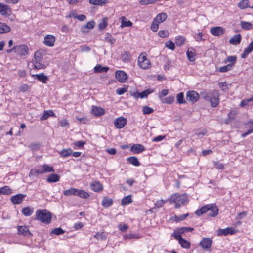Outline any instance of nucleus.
Segmentation results:
<instances>
[{
	"label": "nucleus",
	"mask_w": 253,
	"mask_h": 253,
	"mask_svg": "<svg viewBox=\"0 0 253 253\" xmlns=\"http://www.w3.org/2000/svg\"><path fill=\"white\" fill-rule=\"evenodd\" d=\"M132 202L131 196L128 195L124 197L121 201L122 205H126Z\"/></svg>",
	"instance_id": "obj_48"
},
{
	"label": "nucleus",
	"mask_w": 253,
	"mask_h": 253,
	"mask_svg": "<svg viewBox=\"0 0 253 253\" xmlns=\"http://www.w3.org/2000/svg\"><path fill=\"white\" fill-rule=\"evenodd\" d=\"M64 232H65L64 230H63L62 228L59 227V228H56L54 229L53 230H52L51 232V233L55 234L56 235H61V234L64 233Z\"/></svg>",
	"instance_id": "obj_54"
},
{
	"label": "nucleus",
	"mask_w": 253,
	"mask_h": 253,
	"mask_svg": "<svg viewBox=\"0 0 253 253\" xmlns=\"http://www.w3.org/2000/svg\"><path fill=\"white\" fill-rule=\"evenodd\" d=\"M182 234H183L182 230L179 228L175 230L172 235L178 241L181 238Z\"/></svg>",
	"instance_id": "obj_45"
},
{
	"label": "nucleus",
	"mask_w": 253,
	"mask_h": 253,
	"mask_svg": "<svg viewBox=\"0 0 253 253\" xmlns=\"http://www.w3.org/2000/svg\"><path fill=\"white\" fill-rule=\"evenodd\" d=\"M159 24L158 22L154 19L150 27L151 30L154 32H156L159 28Z\"/></svg>",
	"instance_id": "obj_51"
},
{
	"label": "nucleus",
	"mask_w": 253,
	"mask_h": 253,
	"mask_svg": "<svg viewBox=\"0 0 253 253\" xmlns=\"http://www.w3.org/2000/svg\"><path fill=\"white\" fill-rule=\"evenodd\" d=\"M26 195L23 194H18L11 197V202L14 204H20L23 201Z\"/></svg>",
	"instance_id": "obj_10"
},
{
	"label": "nucleus",
	"mask_w": 253,
	"mask_h": 253,
	"mask_svg": "<svg viewBox=\"0 0 253 253\" xmlns=\"http://www.w3.org/2000/svg\"><path fill=\"white\" fill-rule=\"evenodd\" d=\"M12 193V190L8 186H5L3 187L0 188V194L9 195Z\"/></svg>",
	"instance_id": "obj_30"
},
{
	"label": "nucleus",
	"mask_w": 253,
	"mask_h": 253,
	"mask_svg": "<svg viewBox=\"0 0 253 253\" xmlns=\"http://www.w3.org/2000/svg\"><path fill=\"white\" fill-rule=\"evenodd\" d=\"M241 40V36L240 34H237L233 36L229 40V43L233 45L239 44Z\"/></svg>",
	"instance_id": "obj_20"
},
{
	"label": "nucleus",
	"mask_w": 253,
	"mask_h": 253,
	"mask_svg": "<svg viewBox=\"0 0 253 253\" xmlns=\"http://www.w3.org/2000/svg\"><path fill=\"white\" fill-rule=\"evenodd\" d=\"M131 150L134 153H140L145 150L144 146L139 144H133L131 148Z\"/></svg>",
	"instance_id": "obj_17"
},
{
	"label": "nucleus",
	"mask_w": 253,
	"mask_h": 253,
	"mask_svg": "<svg viewBox=\"0 0 253 253\" xmlns=\"http://www.w3.org/2000/svg\"><path fill=\"white\" fill-rule=\"evenodd\" d=\"M30 88V86L27 84H23L19 86V89L22 92H25L29 91Z\"/></svg>",
	"instance_id": "obj_56"
},
{
	"label": "nucleus",
	"mask_w": 253,
	"mask_h": 253,
	"mask_svg": "<svg viewBox=\"0 0 253 253\" xmlns=\"http://www.w3.org/2000/svg\"><path fill=\"white\" fill-rule=\"evenodd\" d=\"M165 46L166 47H167L168 48L172 50H173L175 48V45L171 40L168 41L165 43Z\"/></svg>",
	"instance_id": "obj_59"
},
{
	"label": "nucleus",
	"mask_w": 253,
	"mask_h": 253,
	"mask_svg": "<svg viewBox=\"0 0 253 253\" xmlns=\"http://www.w3.org/2000/svg\"><path fill=\"white\" fill-rule=\"evenodd\" d=\"M202 96L207 101H209L211 96V92H203L201 94Z\"/></svg>",
	"instance_id": "obj_63"
},
{
	"label": "nucleus",
	"mask_w": 253,
	"mask_h": 253,
	"mask_svg": "<svg viewBox=\"0 0 253 253\" xmlns=\"http://www.w3.org/2000/svg\"><path fill=\"white\" fill-rule=\"evenodd\" d=\"M158 35L162 38H165L169 35V32L167 30H161L159 31Z\"/></svg>",
	"instance_id": "obj_64"
},
{
	"label": "nucleus",
	"mask_w": 253,
	"mask_h": 253,
	"mask_svg": "<svg viewBox=\"0 0 253 253\" xmlns=\"http://www.w3.org/2000/svg\"><path fill=\"white\" fill-rule=\"evenodd\" d=\"M40 174V170L39 168L38 169H32L30 170L29 174V176L31 179H34L37 178V175Z\"/></svg>",
	"instance_id": "obj_25"
},
{
	"label": "nucleus",
	"mask_w": 253,
	"mask_h": 253,
	"mask_svg": "<svg viewBox=\"0 0 253 253\" xmlns=\"http://www.w3.org/2000/svg\"><path fill=\"white\" fill-rule=\"evenodd\" d=\"M211 33L214 36H219L224 34V29L221 27H214L211 29Z\"/></svg>",
	"instance_id": "obj_12"
},
{
	"label": "nucleus",
	"mask_w": 253,
	"mask_h": 253,
	"mask_svg": "<svg viewBox=\"0 0 253 253\" xmlns=\"http://www.w3.org/2000/svg\"><path fill=\"white\" fill-rule=\"evenodd\" d=\"M185 40L184 37L178 36L175 38V43L177 46H180L184 43Z\"/></svg>",
	"instance_id": "obj_36"
},
{
	"label": "nucleus",
	"mask_w": 253,
	"mask_h": 253,
	"mask_svg": "<svg viewBox=\"0 0 253 253\" xmlns=\"http://www.w3.org/2000/svg\"><path fill=\"white\" fill-rule=\"evenodd\" d=\"M22 213L26 216H29L32 214L33 209H31L29 207L24 208L22 210Z\"/></svg>",
	"instance_id": "obj_35"
},
{
	"label": "nucleus",
	"mask_w": 253,
	"mask_h": 253,
	"mask_svg": "<svg viewBox=\"0 0 253 253\" xmlns=\"http://www.w3.org/2000/svg\"><path fill=\"white\" fill-rule=\"evenodd\" d=\"M116 79L121 83H124L127 79V75L122 71H117L115 73Z\"/></svg>",
	"instance_id": "obj_16"
},
{
	"label": "nucleus",
	"mask_w": 253,
	"mask_h": 253,
	"mask_svg": "<svg viewBox=\"0 0 253 253\" xmlns=\"http://www.w3.org/2000/svg\"><path fill=\"white\" fill-rule=\"evenodd\" d=\"M187 57L188 60L191 61L193 62L195 61V52L193 49H191V50L188 49L186 53Z\"/></svg>",
	"instance_id": "obj_37"
},
{
	"label": "nucleus",
	"mask_w": 253,
	"mask_h": 253,
	"mask_svg": "<svg viewBox=\"0 0 253 253\" xmlns=\"http://www.w3.org/2000/svg\"><path fill=\"white\" fill-rule=\"evenodd\" d=\"M212 240L210 238H204L200 242V245L204 249H208L211 246Z\"/></svg>",
	"instance_id": "obj_14"
},
{
	"label": "nucleus",
	"mask_w": 253,
	"mask_h": 253,
	"mask_svg": "<svg viewBox=\"0 0 253 253\" xmlns=\"http://www.w3.org/2000/svg\"><path fill=\"white\" fill-rule=\"evenodd\" d=\"M127 161L129 163H130L135 166H139L140 165V163L139 162L138 159L135 157L132 156V157H128L127 159Z\"/></svg>",
	"instance_id": "obj_29"
},
{
	"label": "nucleus",
	"mask_w": 253,
	"mask_h": 253,
	"mask_svg": "<svg viewBox=\"0 0 253 253\" xmlns=\"http://www.w3.org/2000/svg\"><path fill=\"white\" fill-rule=\"evenodd\" d=\"M153 91H150L149 90H146L143 91H142L141 93H133L132 95L135 97V98H143L144 97H147L148 94L152 93Z\"/></svg>",
	"instance_id": "obj_24"
},
{
	"label": "nucleus",
	"mask_w": 253,
	"mask_h": 253,
	"mask_svg": "<svg viewBox=\"0 0 253 253\" xmlns=\"http://www.w3.org/2000/svg\"><path fill=\"white\" fill-rule=\"evenodd\" d=\"M126 124V119L122 117L117 118L115 120L114 124L119 129L122 128Z\"/></svg>",
	"instance_id": "obj_8"
},
{
	"label": "nucleus",
	"mask_w": 253,
	"mask_h": 253,
	"mask_svg": "<svg viewBox=\"0 0 253 253\" xmlns=\"http://www.w3.org/2000/svg\"><path fill=\"white\" fill-rule=\"evenodd\" d=\"M94 238L98 240H105L106 239V236L104 235L103 232L101 233H97L94 236Z\"/></svg>",
	"instance_id": "obj_60"
},
{
	"label": "nucleus",
	"mask_w": 253,
	"mask_h": 253,
	"mask_svg": "<svg viewBox=\"0 0 253 253\" xmlns=\"http://www.w3.org/2000/svg\"><path fill=\"white\" fill-rule=\"evenodd\" d=\"M188 213L181 215L179 216L175 215L172 217V219L175 221L179 222L184 220L187 216H188Z\"/></svg>",
	"instance_id": "obj_42"
},
{
	"label": "nucleus",
	"mask_w": 253,
	"mask_h": 253,
	"mask_svg": "<svg viewBox=\"0 0 253 253\" xmlns=\"http://www.w3.org/2000/svg\"><path fill=\"white\" fill-rule=\"evenodd\" d=\"M253 50H251V49L248 46L245 49L243 53L241 54V57L242 58H245Z\"/></svg>",
	"instance_id": "obj_62"
},
{
	"label": "nucleus",
	"mask_w": 253,
	"mask_h": 253,
	"mask_svg": "<svg viewBox=\"0 0 253 253\" xmlns=\"http://www.w3.org/2000/svg\"><path fill=\"white\" fill-rule=\"evenodd\" d=\"M34 58L33 61H41L42 59V55L40 51H37L35 53Z\"/></svg>",
	"instance_id": "obj_58"
},
{
	"label": "nucleus",
	"mask_w": 253,
	"mask_h": 253,
	"mask_svg": "<svg viewBox=\"0 0 253 253\" xmlns=\"http://www.w3.org/2000/svg\"><path fill=\"white\" fill-rule=\"evenodd\" d=\"M94 69L95 72H107L109 70V68L98 65L94 67Z\"/></svg>",
	"instance_id": "obj_39"
},
{
	"label": "nucleus",
	"mask_w": 253,
	"mask_h": 253,
	"mask_svg": "<svg viewBox=\"0 0 253 253\" xmlns=\"http://www.w3.org/2000/svg\"><path fill=\"white\" fill-rule=\"evenodd\" d=\"M105 41L109 42L111 44H113L115 42V39L109 34H107V36L105 38Z\"/></svg>",
	"instance_id": "obj_55"
},
{
	"label": "nucleus",
	"mask_w": 253,
	"mask_h": 253,
	"mask_svg": "<svg viewBox=\"0 0 253 253\" xmlns=\"http://www.w3.org/2000/svg\"><path fill=\"white\" fill-rule=\"evenodd\" d=\"M95 23L94 21L88 22L86 25L81 28V31L83 33L87 32V29H91L94 27Z\"/></svg>",
	"instance_id": "obj_27"
},
{
	"label": "nucleus",
	"mask_w": 253,
	"mask_h": 253,
	"mask_svg": "<svg viewBox=\"0 0 253 253\" xmlns=\"http://www.w3.org/2000/svg\"><path fill=\"white\" fill-rule=\"evenodd\" d=\"M178 242L182 248H189L190 246V242L182 237L178 240Z\"/></svg>",
	"instance_id": "obj_38"
},
{
	"label": "nucleus",
	"mask_w": 253,
	"mask_h": 253,
	"mask_svg": "<svg viewBox=\"0 0 253 253\" xmlns=\"http://www.w3.org/2000/svg\"><path fill=\"white\" fill-rule=\"evenodd\" d=\"M108 19L106 17L103 18L102 21L99 24V28L100 30H103L107 26Z\"/></svg>",
	"instance_id": "obj_52"
},
{
	"label": "nucleus",
	"mask_w": 253,
	"mask_h": 253,
	"mask_svg": "<svg viewBox=\"0 0 253 253\" xmlns=\"http://www.w3.org/2000/svg\"><path fill=\"white\" fill-rule=\"evenodd\" d=\"M199 98V94L194 90L188 91L186 94V99L192 103L196 102Z\"/></svg>",
	"instance_id": "obj_7"
},
{
	"label": "nucleus",
	"mask_w": 253,
	"mask_h": 253,
	"mask_svg": "<svg viewBox=\"0 0 253 253\" xmlns=\"http://www.w3.org/2000/svg\"><path fill=\"white\" fill-rule=\"evenodd\" d=\"M168 201L170 203H175V207L179 208L181 205H184L187 203L188 199L186 194H179L175 193L172 194L169 198Z\"/></svg>",
	"instance_id": "obj_2"
},
{
	"label": "nucleus",
	"mask_w": 253,
	"mask_h": 253,
	"mask_svg": "<svg viewBox=\"0 0 253 253\" xmlns=\"http://www.w3.org/2000/svg\"><path fill=\"white\" fill-rule=\"evenodd\" d=\"M13 49H14V52L19 55L25 56L28 53V48L25 45L15 46L13 47Z\"/></svg>",
	"instance_id": "obj_5"
},
{
	"label": "nucleus",
	"mask_w": 253,
	"mask_h": 253,
	"mask_svg": "<svg viewBox=\"0 0 253 253\" xmlns=\"http://www.w3.org/2000/svg\"><path fill=\"white\" fill-rule=\"evenodd\" d=\"M54 115V113L51 110H48V111H45L44 112V113L43 115H42L40 119L41 120H45L47 119L50 116H53Z\"/></svg>",
	"instance_id": "obj_34"
},
{
	"label": "nucleus",
	"mask_w": 253,
	"mask_h": 253,
	"mask_svg": "<svg viewBox=\"0 0 253 253\" xmlns=\"http://www.w3.org/2000/svg\"><path fill=\"white\" fill-rule=\"evenodd\" d=\"M90 188L94 191L98 192L102 190L103 186L100 182L95 181L90 184Z\"/></svg>",
	"instance_id": "obj_19"
},
{
	"label": "nucleus",
	"mask_w": 253,
	"mask_h": 253,
	"mask_svg": "<svg viewBox=\"0 0 253 253\" xmlns=\"http://www.w3.org/2000/svg\"><path fill=\"white\" fill-rule=\"evenodd\" d=\"M122 22H121V27H131L132 25V23L128 20L126 21L125 17H122Z\"/></svg>",
	"instance_id": "obj_41"
},
{
	"label": "nucleus",
	"mask_w": 253,
	"mask_h": 253,
	"mask_svg": "<svg viewBox=\"0 0 253 253\" xmlns=\"http://www.w3.org/2000/svg\"><path fill=\"white\" fill-rule=\"evenodd\" d=\"M235 232L232 228H227L223 229H219L218 231V235H227L228 234H233Z\"/></svg>",
	"instance_id": "obj_21"
},
{
	"label": "nucleus",
	"mask_w": 253,
	"mask_h": 253,
	"mask_svg": "<svg viewBox=\"0 0 253 253\" xmlns=\"http://www.w3.org/2000/svg\"><path fill=\"white\" fill-rule=\"evenodd\" d=\"M218 93L216 90H213L211 92V96L209 100L211 105L213 107H216L219 103Z\"/></svg>",
	"instance_id": "obj_6"
},
{
	"label": "nucleus",
	"mask_w": 253,
	"mask_h": 253,
	"mask_svg": "<svg viewBox=\"0 0 253 253\" xmlns=\"http://www.w3.org/2000/svg\"><path fill=\"white\" fill-rule=\"evenodd\" d=\"M10 31V28L5 23H0V34L8 32Z\"/></svg>",
	"instance_id": "obj_33"
},
{
	"label": "nucleus",
	"mask_w": 253,
	"mask_h": 253,
	"mask_svg": "<svg viewBox=\"0 0 253 253\" xmlns=\"http://www.w3.org/2000/svg\"><path fill=\"white\" fill-rule=\"evenodd\" d=\"M17 229L18 235H23L24 236H32V234L27 226H18Z\"/></svg>",
	"instance_id": "obj_11"
},
{
	"label": "nucleus",
	"mask_w": 253,
	"mask_h": 253,
	"mask_svg": "<svg viewBox=\"0 0 253 253\" xmlns=\"http://www.w3.org/2000/svg\"><path fill=\"white\" fill-rule=\"evenodd\" d=\"M10 12V8L9 6L0 3V13L3 15L8 14Z\"/></svg>",
	"instance_id": "obj_22"
},
{
	"label": "nucleus",
	"mask_w": 253,
	"mask_h": 253,
	"mask_svg": "<svg viewBox=\"0 0 253 253\" xmlns=\"http://www.w3.org/2000/svg\"><path fill=\"white\" fill-rule=\"evenodd\" d=\"M167 18V14L166 13L162 12L157 15L154 19H155V20L158 22L159 23H161L165 21Z\"/></svg>",
	"instance_id": "obj_26"
},
{
	"label": "nucleus",
	"mask_w": 253,
	"mask_h": 253,
	"mask_svg": "<svg viewBox=\"0 0 253 253\" xmlns=\"http://www.w3.org/2000/svg\"><path fill=\"white\" fill-rule=\"evenodd\" d=\"M113 203V200L107 197H104L102 201V205L105 208L110 207Z\"/></svg>",
	"instance_id": "obj_28"
},
{
	"label": "nucleus",
	"mask_w": 253,
	"mask_h": 253,
	"mask_svg": "<svg viewBox=\"0 0 253 253\" xmlns=\"http://www.w3.org/2000/svg\"><path fill=\"white\" fill-rule=\"evenodd\" d=\"M138 63L139 67L143 69H148L150 66V62L145 53L140 54L138 59Z\"/></svg>",
	"instance_id": "obj_4"
},
{
	"label": "nucleus",
	"mask_w": 253,
	"mask_h": 253,
	"mask_svg": "<svg viewBox=\"0 0 253 253\" xmlns=\"http://www.w3.org/2000/svg\"><path fill=\"white\" fill-rule=\"evenodd\" d=\"M176 100L179 104L185 103L186 102L184 100V94L183 93L181 92L178 93L176 97Z\"/></svg>",
	"instance_id": "obj_53"
},
{
	"label": "nucleus",
	"mask_w": 253,
	"mask_h": 253,
	"mask_svg": "<svg viewBox=\"0 0 253 253\" xmlns=\"http://www.w3.org/2000/svg\"><path fill=\"white\" fill-rule=\"evenodd\" d=\"M76 194L77 196L84 199L88 198L89 197V194L88 193L81 189H77Z\"/></svg>",
	"instance_id": "obj_32"
},
{
	"label": "nucleus",
	"mask_w": 253,
	"mask_h": 253,
	"mask_svg": "<svg viewBox=\"0 0 253 253\" xmlns=\"http://www.w3.org/2000/svg\"><path fill=\"white\" fill-rule=\"evenodd\" d=\"M237 60V57L236 56H229L227 58V59L224 60V63H226L227 62H231L230 64L232 65L235 63Z\"/></svg>",
	"instance_id": "obj_57"
},
{
	"label": "nucleus",
	"mask_w": 253,
	"mask_h": 253,
	"mask_svg": "<svg viewBox=\"0 0 253 253\" xmlns=\"http://www.w3.org/2000/svg\"><path fill=\"white\" fill-rule=\"evenodd\" d=\"M34 68L36 69H42L46 68L45 64L41 63L40 61H33Z\"/></svg>",
	"instance_id": "obj_49"
},
{
	"label": "nucleus",
	"mask_w": 253,
	"mask_h": 253,
	"mask_svg": "<svg viewBox=\"0 0 253 253\" xmlns=\"http://www.w3.org/2000/svg\"><path fill=\"white\" fill-rule=\"evenodd\" d=\"M72 153V150L71 149H63L60 152V155L63 157H67Z\"/></svg>",
	"instance_id": "obj_47"
},
{
	"label": "nucleus",
	"mask_w": 253,
	"mask_h": 253,
	"mask_svg": "<svg viewBox=\"0 0 253 253\" xmlns=\"http://www.w3.org/2000/svg\"><path fill=\"white\" fill-rule=\"evenodd\" d=\"M240 25L245 30H250L252 28V24L248 22L241 21Z\"/></svg>",
	"instance_id": "obj_43"
},
{
	"label": "nucleus",
	"mask_w": 253,
	"mask_h": 253,
	"mask_svg": "<svg viewBox=\"0 0 253 253\" xmlns=\"http://www.w3.org/2000/svg\"><path fill=\"white\" fill-rule=\"evenodd\" d=\"M154 110L148 106H144L143 107V112L145 114H149L153 112Z\"/></svg>",
	"instance_id": "obj_61"
},
{
	"label": "nucleus",
	"mask_w": 253,
	"mask_h": 253,
	"mask_svg": "<svg viewBox=\"0 0 253 253\" xmlns=\"http://www.w3.org/2000/svg\"><path fill=\"white\" fill-rule=\"evenodd\" d=\"M92 114L95 116H100L105 114V110L100 107L93 106L91 108Z\"/></svg>",
	"instance_id": "obj_15"
},
{
	"label": "nucleus",
	"mask_w": 253,
	"mask_h": 253,
	"mask_svg": "<svg viewBox=\"0 0 253 253\" xmlns=\"http://www.w3.org/2000/svg\"><path fill=\"white\" fill-rule=\"evenodd\" d=\"M236 115V112L233 111H231L229 114V119L228 120H226L225 121V123L227 124H229L232 120H234L235 118V116Z\"/></svg>",
	"instance_id": "obj_50"
},
{
	"label": "nucleus",
	"mask_w": 253,
	"mask_h": 253,
	"mask_svg": "<svg viewBox=\"0 0 253 253\" xmlns=\"http://www.w3.org/2000/svg\"><path fill=\"white\" fill-rule=\"evenodd\" d=\"M55 38L52 35H47L44 37L43 43L49 47H52L55 42Z\"/></svg>",
	"instance_id": "obj_9"
},
{
	"label": "nucleus",
	"mask_w": 253,
	"mask_h": 253,
	"mask_svg": "<svg viewBox=\"0 0 253 253\" xmlns=\"http://www.w3.org/2000/svg\"><path fill=\"white\" fill-rule=\"evenodd\" d=\"M249 2L248 0H242L239 2L238 6L240 8L244 9L249 7Z\"/></svg>",
	"instance_id": "obj_40"
},
{
	"label": "nucleus",
	"mask_w": 253,
	"mask_h": 253,
	"mask_svg": "<svg viewBox=\"0 0 253 253\" xmlns=\"http://www.w3.org/2000/svg\"><path fill=\"white\" fill-rule=\"evenodd\" d=\"M77 189H78L73 188L68 190H66L64 191V194L65 196L77 195L76 193L77 192Z\"/></svg>",
	"instance_id": "obj_44"
},
{
	"label": "nucleus",
	"mask_w": 253,
	"mask_h": 253,
	"mask_svg": "<svg viewBox=\"0 0 253 253\" xmlns=\"http://www.w3.org/2000/svg\"><path fill=\"white\" fill-rule=\"evenodd\" d=\"M60 180V176L57 174H50L47 178V181L49 183H54L59 181Z\"/></svg>",
	"instance_id": "obj_23"
},
{
	"label": "nucleus",
	"mask_w": 253,
	"mask_h": 253,
	"mask_svg": "<svg viewBox=\"0 0 253 253\" xmlns=\"http://www.w3.org/2000/svg\"><path fill=\"white\" fill-rule=\"evenodd\" d=\"M32 76L35 79H37L39 81L42 82L43 83H46L48 80V77L45 75L43 73H41L39 74H33Z\"/></svg>",
	"instance_id": "obj_18"
},
{
	"label": "nucleus",
	"mask_w": 253,
	"mask_h": 253,
	"mask_svg": "<svg viewBox=\"0 0 253 253\" xmlns=\"http://www.w3.org/2000/svg\"><path fill=\"white\" fill-rule=\"evenodd\" d=\"M89 3L94 5H103L108 2V0H89Z\"/></svg>",
	"instance_id": "obj_31"
},
{
	"label": "nucleus",
	"mask_w": 253,
	"mask_h": 253,
	"mask_svg": "<svg viewBox=\"0 0 253 253\" xmlns=\"http://www.w3.org/2000/svg\"><path fill=\"white\" fill-rule=\"evenodd\" d=\"M232 68V64H227L218 69V71L220 72H226L231 70Z\"/></svg>",
	"instance_id": "obj_46"
},
{
	"label": "nucleus",
	"mask_w": 253,
	"mask_h": 253,
	"mask_svg": "<svg viewBox=\"0 0 253 253\" xmlns=\"http://www.w3.org/2000/svg\"><path fill=\"white\" fill-rule=\"evenodd\" d=\"M36 219L49 224L51 219V214L47 210H38L36 212Z\"/></svg>",
	"instance_id": "obj_3"
},
{
	"label": "nucleus",
	"mask_w": 253,
	"mask_h": 253,
	"mask_svg": "<svg viewBox=\"0 0 253 253\" xmlns=\"http://www.w3.org/2000/svg\"><path fill=\"white\" fill-rule=\"evenodd\" d=\"M40 170L41 174L45 173L54 172V169L52 166H50L47 164H44L39 167Z\"/></svg>",
	"instance_id": "obj_13"
},
{
	"label": "nucleus",
	"mask_w": 253,
	"mask_h": 253,
	"mask_svg": "<svg viewBox=\"0 0 253 253\" xmlns=\"http://www.w3.org/2000/svg\"><path fill=\"white\" fill-rule=\"evenodd\" d=\"M195 213L198 216L207 213L209 216L215 217L218 215V208L215 204H208L198 209Z\"/></svg>",
	"instance_id": "obj_1"
}]
</instances>
